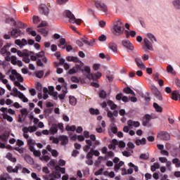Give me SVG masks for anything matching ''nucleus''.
Masks as SVG:
<instances>
[{"label": "nucleus", "mask_w": 180, "mask_h": 180, "mask_svg": "<svg viewBox=\"0 0 180 180\" xmlns=\"http://www.w3.org/2000/svg\"><path fill=\"white\" fill-rule=\"evenodd\" d=\"M112 30V34H114V36H122V34L124 33V30L123 29V22H122V20L118 19L114 22Z\"/></svg>", "instance_id": "1"}, {"label": "nucleus", "mask_w": 180, "mask_h": 180, "mask_svg": "<svg viewBox=\"0 0 180 180\" xmlns=\"http://www.w3.org/2000/svg\"><path fill=\"white\" fill-rule=\"evenodd\" d=\"M55 173H52L49 174L47 177V180H56L58 178H61V174H64L65 172V168H61L60 166H56L55 167Z\"/></svg>", "instance_id": "2"}, {"label": "nucleus", "mask_w": 180, "mask_h": 180, "mask_svg": "<svg viewBox=\"0 0 180 180\" xmlns=\"http://www.w3.org/2000/svg\"><path fill=\"white\" fill-rule=\"evenodd\" d=\"M13 93H11V95L12 96H15V98H19V99H22V102L26 103L29 102V99L25 96L23 93L20 92V91L18 90V88L13 87Z\"/></svg>", "instance_id": "3"}, {"label": "nucleus", "mask_w": 180, "mask_h": 180, "mask_svg": "<svg viewBox=\"0 0 180 180\" xmlns=\"http://www.w3.org/2000/svg\"><path fill=\"white\" fill-rule=\"evenodd\" d=\"M67 61L75 63V67L77 68V69L81 70L82 67H84V63L79 60V58L77 56H67L66 58Z\"/></svg>", "instance_id": "4"}, {"label": "nucleus", "mask_w": 180, "mask_h": 180, "mask_svg": "<svg viewBox=\"0 0 180 180\" xmlns=\"http://www.w3.org/2000/svg\"><path fill=\"white\" fill-rule=\"evenodd\" d=\"M123 92L127 95H132V96L128 97L129 101H131L134 103H136V102H137V97H136V93H134V91H133L131 88L130 87L124 88Z\"/></svg>", "instance_id": "5"}, {"label": "nucleus", "mask_w": 180, "mask_h": 180, "mask_svg": "<svg viewBox=\"0 0 180 180\" xmlns=\"http://www.w3.org/2000/svg\"><path fill=\"white\" fill-rule=\"evenodd\" d=\"M27 44L30 46H33V44H34V40L29 39L27 41L25 39H22L21 40L20 39H16L15 41V44H16L17 46H19L20 48L24 47V46H27Z\"/></svg>", "instance_id": "6"}, {"label": "nucleus", "mask_w": 180, "mask_h": 180, "mask_svg": "<svg viewBox=\"0 0 180 180\" xmlns=\"http://www.w3.org/2000/svg\"><path fill=\"white\" fill-rule=\"evenodd\" d=\"M65 15L67 18H69L70 23H76V25H79L81 23L80 19H75V15L71 13L70 11H66Z\"/></svg>", "instance_id": "7"}, {"label": "nucleus", "mask_w": 180, "mask_h": 180, "mask_svg": "<svg viewBox=\"0 0 180 180\" xmlns=\"http://www.w3.org/2000/svg\"><path fill=\"white\" fill-rule=\"evenodd\" d=\"M150 89L153 91L156 99H158V101H162V95H161V92L159 91L158 89L155 87V86H151Z\"/></svg>", "instance_id": "8"}, {"label": "nucleus", "mask_w": 180, "mask_h": 180, "mask_svg": "<svg viewBox=\"0 0 180 180\" xmlns=\"http://www.w3.org/2000/svg\"><path fill=\"white\" fill-rule=\"evenodd\" d=\"M84 72L86 73V77L88 79H95V76L91 73V68L89 66H86L84 70H82L83 74Z\"/></svg>", "instance_id": "9"}, {"label": "nucleus", "mask_w": 180, "mask_h": 180, "mask_svg": "<svg viewBox=\"0 0 180 180\" xmlns=\"http://www.w3.org/2000/svg\"><path fill=\"white\" fill-rule=\"evenodd\" d=\"M122 44L124 47H125V49H127V50H131V51L134 50V46H133V44H131V42H130V41L127 39L122 40Z\"/></svg>", "instance_id": "10"}, {"label": "nucleus", "mask_w": 180, "mask_h": 180, "mask_svg": "<svg viewBox=\"0 0 180 180\" xmlns=\"http://www.w3.org/2000/svg\"><path fill=\"white\" fill-rule=\"evenodd\" d=\"M0 81L2 82V84H4V85H6L8 91H12V86H11V84H8V79H5V75H3V73L1 72H0Z\"/></svg>", "instance_id": "11"}, {"label": "nucleus", "mask_w": 180, "mask_h": 180, "mask_svg": "<svg viewBox=\"0 0 180 180\" xmlns=\"http://www.w3.org/2000/svg\"><path fill=\"white\" fill-rule=\"evenodd\" d=\"M158 137L160 140H165V141H167V140H169V139H171V136L169 135V134L164 131L160 132L158 135Z\"/></svg>", "instance_id": "12"}, {"label": "nucleus", "mask_w": 180, "mask_h": 180, "mask_svg": "<svg viewBox=\"0 0 180 180\" xmlns=\"http://www.w3.org/2000/svg\"><path fill=\"white\" fill-rule=\"evenodd\" d=\"M118 115L119 112H117V110H114L113 112H112V111L109 110H108L107 116L108 117H109V119H110L112 122H115V117H117Z\"/></svg>", "instance_id": "13"}, {"label": "nucleus", "mask_w": 180, "mask_h": 180, "mask_svg": "<svg viewBox=\"0 0 180 180\" xmlns=\"http://www.w3.org/2000/svg\"><path fill=\"white\" fill-rule=\"evenodd\" d=\"M115 99L117 101H122V102H130V99L127 96H123V94L120 93L116 95Z\"/></svg>", "instance_id": "14"}, {"label": "nucleus", "mask_w": 180, "mask_h": 180, "mask_svg": "<svg viewBox=\"0 0 180 180\" xmlns=\"http://www.w3.org/2000/svg\"><path fill=\"white\" fill-rule=\"evenodd\" d=\"M127 124L129 129L140 127V122L139 121H133L132 120H129L127 122Z\"/></svg>", "instance_id": "15"}, {"label": "nucleus", "mask_w": 180, "mask_h": 180, "mask_svg": "<svg viewBox=\"0 0 180 180\" xmlns=\"http://www.w3.org/2000/svg\"><path fill=\"white\" fill-rule=\"evenodd\" d=\"M39 12L42 15H45V16H47L49 15V7L46 6V4H41L39 6Z\"/></svg>", "instance_id": "16"}, {"label": "nucleus", "mask_w": 180, "mask_h": 180, "mask_svg": "<svg viewBox=\"0 0 180 180\" xmlns=\"http://www.w3.org/2000/svg\"><path fill=\"white\" fill-rule=\"evenodd\" d=\"M95 5L98 9H101V11H103V12H106V11H108V8L106 7V5H105V4L99 1H96L95 3Z\"/></svg>", "instance_id": "17"}, {"label": "nucleus", "mask_w": 180, "mask_h": 180, "mask_svg": "<svg viewBox=\"0 0 180 180\" xmlns=\"http://www.w3.org/2000/svg\"><path fill=\"white\" fill-rule=\"evenodd\" d=\"M135 63L140 68V70H146V65H144V63H143V60H141V58H135Z\"/></svg>", "instance_id": "18"}, {"label": "nucleus", "mask_w": 180, "mask_h": 180, "mask_svg": "<svg viewBox=\"0 0 180 180\" xmlns=\"http://www.w3.org/2000/svg\"><path fill=\"white\" fill-rule=\"evenodd\" d=\"M11 34L12 37H14V39H17V37L22 36V31L18 29H13L11 32Z\"/></svg>", "instance_id": "19"}, {"label": "nucleus", "mask_w": 180, "mask_h": 180, "mask_svg": "<svg viewBox=\"0 0 180 180\" xmlns=\"http://www.w3.org/2000/svg\"><path fill=\"white\" fill-rule=\"evenodd\" d=\"M86 145L83 147V150L84 151H85V153H88V151L89 150V148L92 147L94 143H92V141L91 139H86Z\"/></svg>", "instance_id": "20"}, {"label": "nucleus", "mask_w": 180, "mask_h": 180, "mask_svg": "<svg viewBox=\"0 0 180 180\" xmlns=\"http://www.w3.org/2000/svg\"><path fill=\"white\" fill-rule=\"evenodd\" d=\"M0 112H2L4 115H6V113H9L10 115H15V112L12 108H1Z\"/></svg>", "instance_id": "21"}, {"label": "nucleus", "mask_w": 180, "mask_h": 180, "mask_svg": "<svg viewBox=\"0 0 180 180\" xmlns=\"http://www.w3.org/2000/svg\"><path fill=\"white\" fill-rule=\"evenodd\" d=\"M11 74H13V75H15V79H18V82H23V77H22V75H20V74L18 73L16 70H12Z\"/></svg>", "instance_id": "22"}, {"label": "nucleus", "mask_w": 180, "mask_h": 180, "mask_svg": "<svg viewBox=\"0 0 180 180\" xmlns=\"http://www.w3.org/2000/svg\"><path fill=\"white\" fill-rule=\"evenodd\" d=\"M59 141H61V146H67L68 144V136L62 135L59 136Z\"/></svg>", "instance_id": "23"}, {"label": "nucleus", "mask_w": 180, "mask_h": 180, "mask_svg": "<svg viewBox=\"0 0 180 180\" xmlns=\"http://www.w3.org/2000/svg\"><path fill=\"white\" fill-rule=\"evenodd\" d=\"M143 41H144L145 47H146L148 50H150V51H153V50H154L153 49V44L150 42V40H148V39L145 38L143 39Z\"/></svg>", "instance_id": "24"}, {"label": "nucleus", "mask_w": 180, "mask_h": 180, "mask_svg": "<svg viewBox=\"0 0 180 180\" xmlns=\"http://www.w3.org/2000/svg\"><path fill=\"white\" fill-rule=\"evenodd\" d=\"M135 144L136 146H146V144H147V139H146V138H142L141 139H136L135 141Z\"/></svg>", "instance_id": "25"}, {"label": "nucleus", "mask_w": 180, "mask_h": 180, "mask_svg": "<svg viewBox=\"0 0 180 180\" xmlns=\"http://www.w3.org/2000/svg\"><path fill=\"white\" fill-rule=\"evenodd\" d=\"M22 129H24L25 131H27V133H33L34 131H36V130H37V128H36L35 126H30V127H24L22 128Z\"/></svg>", "instance_id": "26"}, {"label": "nucleus", "mask_w": 180, "mask_h": 180, "mask_svg": "<svg viewBox=\"0 0 180 180\" xmlns=\"http://www.w3.org/2000/svg\"><path fill=\"white\" fill-rule=\"evenodd\" d=\"M5 23H8L11 26H16V21L15 19L12 18L11 17L6 18L5 20Z\"/></svg>", "instance_id": "27"}, {"label": "nucleus", "mask_w": 180, "mask_h": 180, "mask_svg": "<svg viewBox=\"0 0 180 180\" xmlns=\"http://www.w3.org/2000/svg\"><path fill=\"white\" fill-rule=\"evenodd\" d=\"M124 34H125L127 39H129V37H130V36H131V37H136V31H133V30H131V31L125 30Z\"/></svg>", "instance_id": "28"}, {"label": "nucleus", "mask_w": 180, "mask_h": 180, "mask_svg": "<svg viewBox=\"0 0 180 180\" xmlns=\"http://www.w3.org/2000/svg\"><path fill=\"white\" fill-rule=\"evenodd\" d=\"M151 120V115H146L143 117V126H146L148 124V122Z\"/></svg>", "instance_id": "29"}, {"label": "nucleus", "mask_w": 180, "mask_h": 180, "mask_svg": "<svg viewBox=\"0 0 180 180\" xmlns=\"http://www.w3.org/2000/svg\"><path fill=\"white\" fill-rule=\"evenodd\" d=\"M57 131H58V126L56 124H52L50 129V133L55 134Z\"/></svg>", "instance_id": "30"}, {"label": "nucleus", "mask_w": 180, "mask_h": 180, "mask_svg": "<svg viewBox=\"0 0 180 180\" xmlns=\"http://www.w3.org/2000/svg\"><path fill=\"white\" fill-rule=\"evenodd\" d=\"M27 145L30 150H33L34 148V141L32 139H29L27 140Z\"/></svg>", "instance_id": "31"}, {"label": "nucleus", "mask_w": 180, "mask_h": 180, "mask_svg": "<svg viewBox=\"0 0 180 180\" xmlns=\"http://www.w3.org/2000/svg\"><path fill=\"white\" fill-rule=\"evenodd\" d=\"M160 163L155 162V163H153V165H152L150 167V169H151L152 172H155V171H157V169H160Z\"/></svg>", "instance_id": "32"}, {"label": "nucleus", "mask_w": 180, "mask_h": 180, "mask_svg": "<svg viewBox=\"0 0 180 180\" xmlns=\"http://www.w3.org/2000/svg\"><path fill=\"white\" fill-rule=\"evenodd\" d=\"M146 36L150 40L151 43H156L157 38H155V36H154V34L151 33H148Z\"/></svg>", "instance_id": "33"}, {"label": "nucleus", "mask_w": 180, "mask_h": 180, "mask_svg": "<svg viewBox=\"0 0 180 180\" xmlns=\"http://www.w3.org/2000/svg\"><path fill=\"white\" fill-rule=\"evenodd\" d=\"M109 48L110 49V50H112V51H113L114 53H117V45L113 42L110 43L109 44Z\"/></svg>", "instance_id": "34"}, {"label": "nucleus", "mask_w": 180, "mask_h": 180, "mask_svg": "<svg viewBox=\"0 0 180 180\" xmlns=\"http://www.w3.org/2000/svg\"><path fill=\"white\" fill-rule=\"evenodd\" d=\"M65 90H63V94H59L58 95V98L59 99H60L61 101H63V99H64V98H65V95H67V94H68V90H67V86H65Z\"/></svg>", "instance_id": "35"}, {"label": "nucleus", "mask_w": 180, "mask_h": 180, "mask_svg": "<svg viewBox=\"0 0 180 180\" xmlns=\"http://www.w3.org/2000/svg\"><path fill=\"white\" fill-rule=\"evenodd\" d=\"M30 151L33 153L34 157H39L40 158V155H41V152L40 150H37L34 148L33 149H30Z\"/></svg>", "instance_id": "36"}, {"label": "nucleus", "mask_w": 180, "mask_h": 180, "mask_svg": "<svg viewBox=\"0 0 180 180\" xmlns=\"http://www.w3.org/2000/svg\"><path fill=\"white\" fill-rule=\"evenodd\" d=\"M69 102L72 106H75L77 105V98L72 96H69Z\"/></svg>", "instance_id": "37"}, {"label": "nucleus", "mask_w": 180, "mask_h": 180, "mask_svg": "<svg viewBox=\"0 0 180 180\" xmlns=\"http://www.w3.org/2000/svg\"><path fill=\"white\" fill-rule=\"evenodd\" d=\"M6 157L11 162H16V158H13V156L12 155V153H7Z\"/></svg>", "instance_id": "38"}, {"label": "nucleus", "mask_w": 180, "mask_h": 180, "mask_svg": "<svg viewBox=\"0 0 180 180\" xmlns=\"http://www.w3.org/2000/svg\"><path fill=\"white\" fill-rule=\"evenodd\" d=\"M153 108L155 110V112L161 113L162 112V107L160 106L157 103H153Z\"/></svg>", "instance_id": "39"}, {"label": "nucleus", "mask_w": 180, "mask_h": 180, "mask_svg": "<svg viewBox=\"0 0 180 180\" xmlns=\"http://www.w3.org/2000/svg\"><path fill=\"white\" fill-rule=\"evenodd\" d=\"M107 103L109 107H110V109L112 110H115V109H116L117 108V105L115 103H113V101L109 100L107 101Z\"/></svg>", "instance_id": "40"}, {"label": "nucleus", "mask_w": 180, "mask_h": 180, "mask_svg": "<svg viewBox=\"0 0 180 180\" xmlns=\"http://www.w3.org/2000/svg\"><path fill=\"white\" fill-rule=\"evenodd\" d=\"M2 116L4 119H5L7 122H10V123H12V122H13V118L8 114H2Z\"/></svg>", "instance_id": "41"}, {"label": "nucleus", "mask_w": 180, "mask_h": 180, "mask_svg": "<svg viewBox=\"0 0 180 180\" xmlns=\"http://www.w3.org/2000/svg\"><path fill=\"white\" fill-rule=\"evenodd\" d=\"M134 147H136L134 143L130 141L127 143L126 150H129L130 151H133V149L134 148Z\"/></svg>", "instance_id": "42"}, {"label": "nucleus", "mask_w": 180, "mask_h": 180, "mask_svg": "<svg viewBox=\"0 0 180 180\" xmlns=\"http://www.w3.org/2000/svg\"><path fill=\"white\" fill-rule=\"evenodd\" d=\"M37 32H39V33H41V34H43L44 37H46L47 34H49V31H47V30L44 28H39L37 30Z\"/></svg>", "instance_id": "43"}, {"label": "nucleus", "mask_w": 180, "mask_h": 180, "mask_svg": "<svg viewBox=\"0 0 180 180\" xmlns=\"http://www.w3.org/2000/svg\"><path fill=\"white\" fill-rule=\"evenodd\" d=\"M131 154H133V150H124L122 152V155H124V157H130V155H131Z\"/></svg>", "instance_id": "44"}, {"label": "nucleus", "mask_w": 180, "mask_h": 180, "mask_svg": "<svg viewBox=\"0 0 180 180\" xmlns=\"http://www.w3.org/2000/svg\"><path fill=\"white\" fill-rule=\"evenodd\" d=\"M79 70V69L77 67L75 66L68 71V74L72 75V74H76V72H78Z\"/></svg>", "instance_id": "45"}, {"label": "nucleus", "mask_w": 180, "mask_h": 180, "mask_svg": "<svg viewBox=\"0 0 180 180\" xmlns=\"http://www.w3.org/2000/svg\"><path fill=\"white\" fill-rule=\"evenodd\" d=\"M50 140L53 144H58L60 143V138H56L54 136H51Z\"/></svg>", "instance_id": "46"}, {"label": "nucleus", "mask_w": 180, "mask_h": 180, "mask_svg": "<svg viewBox=\"0 0 180 180\" xmlns=\"http://www.w3.org/2000/svg\"><path fill=\"white\" fill-rule=\"evenodd\" d=\"M43 75H44L43 70H39L35 72V77H37V78H42Z\"/></svg>", "instance_id": "47"}, {"label": "nucleus", "mask_w": 180, "mask_h": 180, "mask_svg": "<svg viewBox=\"0 0 180 180\" xmlns=\"http://www.w3.org/2000/svg\"><path fill=\"white\" fill-rule=\"evenodd\" d=\"M75 125L73 126H70V125H67L65 127V130H67V131H75Z\"/></svg>", "instance_id": "48"}, {"label": "nucleus", "mask_w": 180, "mask_h": 180, "mask_svg": "<svg viewBox=\"0 0 180 180\" xmlns=\"http://www.w3.org/2000/svg\"><path fill=\"white\" fill-rule=\"evenodd\" d=\"M89 112L91 113V115H99V110L98 109H94V108H90L89 109Z\"/></svg>", "instance_id": "49"}, {"label": "nucleus", "mask_w": 180, "mask_h": 180, "mask_svg": "<svg viewBox=\"0 0 180 180\" xmlns=\"http://www.w3.org/2000/svg\"><path fill=\"white\" fill-rule=\"evenodd\" d=\"M172 162L175 165V167L176 168H179L180 167V162H179V159L178 158H174L172 160Z\"/></svg>", "instance_id": "50"}, {"label": "nucleus", "mask_w": 180, "mask_h": 180, "mask_svg": "<svg viewBox=\"0 0 180 180\" xmlns=\"http://www.w3.org/2000/svg\"><path fill=\"white\" fill-rule=\"evenodd\" d=\"M22 61L25 63L26 64H29L30 63V58H29V53H27V56H25L22 58Z\"/></svg>", "instance_id": "51"}, {"label": "nucleus", "mask_w": 180, "mask_h": 180, "mask_svg": "<svg viewBox=\"0 0 180 180\" xmlns=\"http://www.w3.org/2000/svg\"><path fill=\"white\" fill-rule=\"evenodd\" d=\"M39 160H41V161H45V162H47V161H49V160H50V157L49 155H43V156H39Z\"/></svg>", "instance_id": "52"}, {"label": "nucleus", "mask_w": 180, "mask_h": 180, "mask_svg": "<svg viewBox=\"0 0 180 180\" xmlns=\"http://www.w3.org/2000/svg\"><path fill=\"white\" fill-rule=\"evenodd\" d=\"M11 64H13V65H16L18 64V58H16V56H11Z\"/></svg>", "instance_id": "53"}, {"label": "nucleus", "mask_w": 180, "mask_h": 180, "mask_svg": "<svg viewBox=\"0 0 180 180\" xmlns=\"http://www.w3.org/2000/svg\"><path fill=\"white\" fill-rule=\"evenodd\" d=\"M45 52L44 51H41L39 53H36V56L37 57V58H43L45 56Z\"/></svg>", "instance_id": "54"}, {"label": "nucleus", "mask_w": 180, "mask_h": 180, "mask_svg": "<svg viewBox=\"0 0 180 180\" xmlns=\"http://www.w3.org/2000/svg\"><path fill=\"white\" fill-rule=\"evenodd\" d=\"M25 160L28 164H33V159L32 158V157L27 155L25 157Z\"/></svg>", "instance_id": "55"}, {"label": "nucleus", "mask_w": 180, "mask_h": 180, "mask_svg": "<svg viewBox=\"0 0 180 180\" xmlns=\"http://www.w3.org/2000/svg\"><path fill=\"white\" fill-rule=\"evenodd\" d=\"M167 72H168L169 74H174V68H172V65H169L167 67Z\"/></svg>", "instance_id": "56"}, {"label": "nucleus", "mask_w": 180, "mask_h": 180, "mask_svg": "<svg viewBox=\"0 0 180 180\" xmlns=\"http://www.w3.org/2000/svg\"><path fill=\"white\" fill-rule=\"evenodd\" d=\"M49 167H52V168H55L58 166H56V161H54V160H51L50 162L48 164Z\"/></svg>", "instance_id": "57"}, {"label": "nucleus", "mask_w": 180, "mask_h": 180, "mask_svg": "<svg viewBox=\"0 0 180 180\" xmlns=\"http://www.w3.org/2000/svg\"><path fill=\"white\" fill-rule=\"evenodd\" d=\"M174 6L177 9H180V1L179 0H175L173 1Z\"/></svg>", "instance_id": "58"}, {"label": "nucleus", "mask_w": 180, "mask_h": 180, "mask_svg": "<svg viewBox=\"0 0 180 180\" xmlns=\"http://www.w3.org/2000/svg\"><path fill=\"white\" fill-rule=\"evenodd\" d=\"M172 99L178 101V91H174L172 94Z\"/></svg>", "instance_id": "59"}, {"label": "nucleus", "mask_w": 180, "mask_h": 180, "mask_svg": "<svg viewBox=\"0 0 180 180\" xmlns=\"http://www.w3.org/2000/svg\"><path fill=\"white\" fill-rule=\"evenodd\" d=\"M99 97L102 99H105V98H106V91L104 90L101 91L99 93Z\"/></svg>", "instance_id": "60"}, {"label": "nucleus", "mask_w": 180, "mask_h": 180, "mask_svg": "<svg viewBox=\"0 0 180 180\" xmlns=\"http://www.w3.org/2000/svg\"><path fill=\"white\" fill-rule=\"evenodd\" d=\"M104 175H108L110 178H115V172H105Z\"/></svg>", "instance_id": "61"}, {"label": "nucleus", "mask_w": 180, "mask_h": 180, "mask_svg": "<svg viewBox=\"0 0 180 180\" xmlns=\"http://www.w3.org/2000/svg\"><path fill=\"white\" fill-rule=\"evenodd\" d=\"M31 178H32V179H34V180H41L40 177L37 176V174H36L35 172H32L31 174Z\"/></svg>", "instance_id": "62"}, {"label": "nucleus", "mask_w": 180, "mask_h": 180, "mask_svg": "<svg viewBox=\"0 0 180 180\" xmlns=\"http://www.w3.org/2000/svg\"><path fill=\"white\" fill-rule=\"evenodd\" d=\"M36 89L39 91V92H42V91H43V86L39 82H38L36 84Z\"/></svg>", "instance_id": "63"}, {"label": "nucleus", "mask_w": 180, "mask_h": 180, "mask_svg": "<svg viewBox=\"0 0 180 180\" xmlns=\"http://www.w3.org/2000/svg\"><path fill=\"white\" fill-rule=\"evenodd\" d=\"M17 54L19 57H24L25 56H27V52H22L21 51H18Z\"/></svg>", "instance_id": "64"}]
</instances>
